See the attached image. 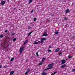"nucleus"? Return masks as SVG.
Here are the masks:
<instances>
[{"label": "nucleus", "instance_id": "28", "mask_svg": "<svg viewBox=\"0 0 75 75\" xmlns=\"http://www.w3.org/2000/svg\"><path fill=\"white\" fill-rule=\"evenodd\" d=\"M48 52H51V50H48Z\"/></svg>", "mask_w": 75, "mask_h": 75}, {"label": "nucleus", "instance_id": "22", "mask_svg": "<svg viewBox=\"0 0 75 75\" xmlns=\"http://www.w3.org/2000/svg\"><path fill=\"white\" fill-rule=\"evenodd\" d=\"M68 58H72V56L71 55H69L68 56Z\"/></svg>", "mask_w": 75, "mask_h": 75}, {"label": "nucleus", "instance_id": "26", "mask_svg": "<svg viewBox=\"0 0 75 75\" xmlns=\"http://www.w3.org/2000/svg\"><path fill=\"white\" fill-rule=\"evenodd\" d=\"M28 71H26V72H25V75H27V74H28Z\"/></svg>", "mask_w": 75, "mask_h": 75}, {"label": "nucleus", "instance_id": "1", "mask_svg": "<svg viewBox=\"0 0 75 75\" xmlns=\"http://www.w3.org/2000/svg\"><path fill=\"white\" fill-rule=\"evenodd\" d=\"M46 39L45 38H42L41 39V41H38V44H39V43H42V42H44V41H46Z\"/></svg>", "mask_w": 75, "mask_h": 75}, {"label": "nucleus", "instance_id": "5", "mask_svg": "<svg viewBox=\"0 0 75 75\" xmlns=\"http://www.w3.org/2000/svg\"><path fill=\"white\" fill-rule=\"evenodd\" d=\"M48 35V34L47 33V32H45L43 33V34L42 35V37H44V36H47Z\"/></svg>", "mask_w": 75, "mask_h": 75}, {"label": "nucleus", "instance_id": "39", "mask_svg": "<svg viewBox=\"0 0 75 75\" xmlns=\"http://www.w3.org/2000/svg\"><path fill=\"white\" fill-rule=\"evenodd\" d=\"M12 35H15L14 34V33H12Z\"/></svg>", "mask_w": 75, "mask_h": 75}, {"label": "nucleus", "instance_id": "18", "mask_svg": "<svg viewBox=\"0 0 75 75\" xmlns=\"http://www.w3.org/2000/svg\"><path fill=\"white\" fill-rule=\"evenodd\" d=\"M59 33V32L58 31H57L55 33V34L56 35L58 34Z\"/></svg>", "mask_w": 75, "mask_h": 75}, {"label": "nucleus", "instance_id": "37", "mask_svg": "<svg viewBox=\"0 0 75 75\" xmlns=\"http://www.w3.org/2000/svg\"><path fill=\"white\" fill-rule=\"evenodd\" d=\"M2 68V66L1 65L0 66V68Z\"/></svg>", "mask_w": 75, "mask_h": 75}, {"label": "nucleus", "instance_id": "30", "mask_svg": "<svg viewBox=\"0 0 75 75\" xmlns=\"http://www.w3.org/2000/svg\"><path fill=\"white\" fill-rule=\"evenodd\" d=\"M62 54V52H60L59 54V55H61Z\"/></svg>", "mask_w": 75, "mask_h": 75}, {"label": "nucleus", "instance_id": "9", "mask_svg": "<svg viewBox=\"0 0 75 75\" xmlns=\"http://www.w3.org/2000/svg\"><path fill=\"white\" fill-rule=\"evenodd\" d=\"M66 67H67V65L65 64L62 66H61V67L62 68H64Z\"/></svg>", "mask_w": 75, "mask_h": 75}, {"label": "nucleus", "instance_id": "19", "mask_svg": "<svg viewBox=\"0 0 75 75\" xmlns=\"http://www.w3.org/2000/svg\"><path fill=\"white\" fill-rule=\"evenodd\" d=\"M45 58H43L42 60V62H44V60H45Z\"/></svg>", "mask_w": 75, "mask_h": 75}, {"label": "nucleus", "instance_id": "15", "mask_svg": "<svg viewBox=\"0 0 75 75\" xmlns=\"http://www.w3.org/2000/svg\"><path fill=\"white\" fill-rule=\"evenodd\" d=\"M33 0H30L29 1V4H30V3H32V1Z\"/></svg>", "mask_w": 75, "mask_h": 75}, {"label": "nucleus", "instance_id": "3", "mask_svg": "<svg viewBox=\"0 0 75 75\" xmlns=\"http://www.w3.org/2000/svg\"><path fill=\"white\" fill-rule=\"evenodd\" d=\"M61 62H62L61 64L63 65V64H64L66 62V61L64 59H63L61 60Z\"/></svg>", "mask_w": 75, "mask_h": 75}, {"label": "nucleus", "instance_id": "41", "mask_svg": "<svg viewBox=\"0 0 75 75\" xmlns=\"http://www.w3.org/2000/svg\"><path fill=\"white\" fill-rule=\"evenodd\" d=\"M9 0H7V1H8V2H9Z\"/></svg>", "mask_w": 75, "mask_h": 75}, {"label": "nucleus", "instance_id": "8", "mask_svg": "<svg viewBox=\"0 0 75 75\" xmlns=\"http://www.w3.org/2000/svg\"><path fill=\"white\" fill-rule=\"evenodd\" d=\"M70 11V10L69 9H67L66 11V13H68Z\"/></svg>", "mask_w": 75, "mask_h": 75}, {"label": "nucleus", "instance_id": "20", "mask_svg": "<svg viewBox=\"0 0 75 75\" xmlns=\"http://www.w3.org/2000/svg\"><path fill=\"white\" fill-rule=\"evenodd\" d=\"M16 40H17V39H16V38H15L13 39V42H14V41H16Z\"/></svg>", "mask_w": 75, "mask_h": 75}, {"label": "nucleus", "instance_id": "33", "mask_svg": "<svg viewBox=\"0 0 75 75\" xmlns=\"http://www.w3.org/2000/svg\"><path fill=\"white\" fill-rule=\"evenodd\" d=\"M31 13H33V12H34V11H33V10H32L31 11Z\"/></svg>", "mask_w": 75, "mask_h": 75}, {"label": "nucleus", "instance_id": "12", "mask_svg": "<svg viewBox=\"0 0 75 75\" xmlns=\"http://www.w3.org/2000/svg\"><path fill=\"white\" fill-rule=\"evenodd\" d=\"M33 33V31H32L31 32H30L28 34V37H29V36H30V35H31V33Z\"/></svg>", "mask_w": 75, "mask_h": 75}, {"label": "nucleus", "instance_id": "11", "mask_svg": "<svg viewBox=\"0 0 75 75\" xmlns=\"http://www.w3.org/2000/svg\"><path fill=\"white\" fill-rule=\"evenodd\" d=\"M28 40H26L23 43L24 45H25V44H26L27 43H28Z\"/></svg>", "mask_w": 75, "mask_h": 75}, {"label": "nucleus", "instance_id": "27", "mask_svg": "<svg viewBox=\"0 0 75 75\" xmlns=\"http://www.w3.org/2000/svg\"><path fill=\"white\" fill-rule=\"evenodd\" d=\"M57 72H54V73H52V74H57Z\"/></svg>", "mask_w": 75, "mask_h": 75}, {"label": "nucleus", "instance_id": "43", "mask_svg": "<svg viewBox=\"0 0 75 75\" xmlns=\"http://www.w3.org/2000/svg\"><path fill=\"white\" fill-rule=\"evenodd\" d=\"M51 75H54L53 74H52Z\"/></svg>", "mask_w": 75, "mask_h": 75}, {"label": "nucleus", "instance_id": "17", "mask_svg": "<svg viewBox=\"0 0 75 75\" xmlns=\"http://www.w3.org/2000/svg\"><path fill=\"white\" fill-rule=\"evenodd\" d=\"M27 71L28 72H30V68L28 69Z\"/></svg>", "mask_w": 75, "mask_h": 75}, {"label": "nucleus", "instance_id": "24", "mask_svg": "<svg viewBox=\"0 0 75 75\" xmlns=\"http://www.w3.org/2000/svg\"><path fill=\"white\" fill-rule=\"evenodd\" d=\"M42 64V62H41L39 64V65H41Z\"/></svg>", "mask_w": 75, "mask_h": 75}, {"label": "nucleus", "instance_id": "13", "mask_svg": "<svg viewBox=\"0 0 75 75\" xmlns=\"http://www.w3.org/2000/svg\"><path fill=\"white\" fill-rule=\"evenodd\" d=\"M42 75H47V73L44 72H43L42 73Z\"/></svg>", "mask_w": 75, "mask_h": 75}, {"label": "nucleus", "instance_id": "16", "mask_svg": "<svg viewBox=\"0 0 75 75\" xmlns=\"http://www.w3.org/2000/svg\"><path fill=\"white\" fill-rule=\"evenodd\" d=\"M3 37H4L3 35H0V38H3Z\"/></svg>", "mask_w": 75, "mask_h": 75}, {"label": "nucleus", "instance_id": "14", "mask_svg": "<svg viewBox=\"0 0 75 75\" xmlns=\"http://www.w3.org/2000/svg\"><path fill=\"white\" fill-rule=\"evenodd\" d=\"M14 73V71H12L10 72V74L11 75H13Z\"/></svg>", "mask_w": 75, "mask_h": 75}, {"label": "nucleus", "instance_id": "40", "mask_svg": "<svg viewBox=\"0 0 75 75\" xmlns=\"http://www.w3.org/2000/svg\"><path fill=\"white\" fill-rule=\"evenodd\" d=\"M52 16H54V14H52V15H51Z\"/></svg>", "mask_w": 75, "mask_h": 75}, {"label": "nucleus", "instance_id": "7", "mask_svg": "<svg viewBox=\"0 0 75 75\" xmlns=\"http://www.w3.org/2000/svg\"><path fill=\"white\" fill-rule=\"evenodd\" d=\"M60 50V49L58 48L56 49L55 50V52H59V51Z\"/></svg>", "mask_w": 75, "mask_h": 75}, {"label": "nucleus", "instance_id": "4", "mask_svg": "<svg viewBox=\"0 0 75 75\" xmlns=\"http://www.w3.org/2000/svg\"><path fill=\"white\" fill-rule=\"evenodd\" d=\"M54 65V63H52V64H49L48 65V67L51 68H52V66Z\"/></svg>", "mask_w": 75, "mask_h": 75}, {"label": "nucleus", "instance_id": "38", "mask_svg": "<svg viewBox=\"0 0 75 75\" xmlns=\"http://www.w3.org/2000/svg\"><path fill=\"white\" fill-rule=\"evenodd\" d=\"M4 68H7V66H5L4 67Z\"/></svg>", "mask_w": 75, "mask_h": 75}, {"label": "nucleus", "instance_id": "36", "mask_svg": "<svg viewBox=\"0 0 75 75\" xmlns=\"http://www.w3.org/2000/svg\"><path fill=\"white\" fill-rule=\"evenodd\" d=\"M52 47V46H50L49 47V48H51Z\"/></svg>", "mask_w": 75, "mask_h": 75}, {"label": "nucleus", "instance_id": "35", "mask_svg": "<svg viewBox=\"0 0 75 75\" xmlns=\"http://www.w3.org/2000/svg\"><path fill=\"white\" fill-rule=\"evenodd\" d=\"M8 31V30H6L5 31V32L7 33Z\"/></svg>", "mask_w": 75, "mask_h": 75}, {"label": "nucleus", "instance_id": "42", "mask_svg": "<svg viewBox=\"0 0 75 75\" xmlns=\"http://www.w3.org/2000/svg\"><path fill=\"white\" fill-rule=\"evenodd\" d=\"M50 20H49V19H47V21H49Z\"/></svg>", "mask_w": 75, "mask_h": 75}, {"label": "nucleus", "instance_id": "21", "mask_svg": "<svg viewBox=\"0 0 75 75\" xmlns=\"http://www.w3.org/2000/svg\"><path fill=\"white\" fill-rule=\"evenodd\" d=\"M13 59H14V58H12L11 59L10 61H13Z\"/></svg>", "mask_w": 75, "mask_h": 75}, {"label": "nucleus", "instance_id": "2", "mask_svg": "<svg viewBox=\"0 0 75 75\" xmlns=\"http://www.w3.org/2000/svg\"><path fill=\"white\" fill-rule=\"evenodd\" d=\"M23 50H24V47H21L20 48V54H21V53H22V52H23Z\"/></svg>", "mask_w": 75, "mask_h": 75}, {"label": "nucleus", "instance_id": "10", "mask_svg": "<svg viewBox=\"0 0 75 75\" xmlns=\"http://www.w3.org/2000/svg\"><path fill=\"white\" fill-rule=\"evenodd\" d=\"M37 41H38V40H36L34 42V44H35H35H38V42Z\"/></svg>", "mask_w": 75, "mask_h": 75}, {"label": "nucleus", "instance_id": "23", "mask_svg": "<svg viewBox=\"0 0 75 75\" xmlns=\"http://www.w3.org/2000/svg\"><path fill=\"white\" fill-rule=\"evenodd\" d=\"M37 20V18H34V21H35L36 20Z\"/></svg>", "mask_w": 75, "mask_h": 75}, {"label": "nucleus", "instance_id": "6", "mask_svg": "<svg viewBox=\"0 0 75 75\" xmlns=\"http://www.w3.org/2000/svg\"><path fill=\"white\" fill-rule=\"evenodd\" d=\"M5 3H6V1H1L0 4L1 5H4Z\"/></svg>", "mask_w": 75, "mask_h": 75}, {"label": "nucleus", "instance_id": "31", "mask_svg": "<svg viewBox=\"0 0 75 75\" xmlns=\"http://www.w3.org/2000/svg\"><path fill=\"white\" fill-rule=\"evenodd\" d=\"M30 29H31V27H28V30H30Z\"/></svg>", "mask_w": 75, "mask_h": 75}, {"label": "nucleus", "instance_id": "25", "mask_svg": "<svg viewBox=\"0 0 75 75\" xmlns=\"http://www.w3.org/2000/svg\"><path fill=\"white\" fill-rule=\"evenodd\" d=\"M52 69L51 67H49L46 69V70H47V69Z\"/></svg>", "mask_w": 75, "mask_h": 75}, {"label": "nucleus", "instance_id": "29", "mask_svg": "<svg viewBox=\"0 0 75 75\" xmlns=\"http://www.w3.org/2000/svg\"><path fill=\"white\" fill-rule=\"evenodd\" d=\"M36 54L37 56H39V55H38V52H36Z\"/></svg>", "mask_w": 75, "mask_h": 75}, {"label": "nucleus", "instance_id": "32", "mask_svg": "<svg viewBox=\"0 0 75 75\" xmlns=\"http://www.w3.org/2000/svg\"><path fill=\"white\" fill-rule=\"evenodd\" d=\"M67 20V17H65L64 18V20Z\"/></svg>", "mask_w": 75, "mask_h": 75}, {"label": "nucleus", "instance_id": "34", "mask_svg": "<svg viewBox=\"0 0 75 75\" xmlns=\"http://www.w3.org/2000/svg\"><path fill=\"white\" fill-rule=\"evenodd\" d=\"M73 72H75V69H73Z\"/></svg>", "mask_w": 75, "mask_h": 75}]
</instances>
